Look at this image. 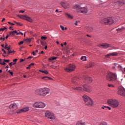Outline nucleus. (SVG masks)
Segmentation results:
<instances>
[{
	"label": "nucleus",
	"mask_w": 125,
	"mask_h": 125,
	"mask_svg": "<svg viewBox=\"0 0 125 125\" xmlns=\"http://www.w3.org/2000/svg\"><path fill=\"white\" fill-rule=\"evenodd\" d=\"M74 9H77V12L79 13H83V14H86L87 12H88V8L86 7H82V6L76 4L73 6Z\"/></svg>",
	"instance_id": "obj_1"
},
{
	"label": "nucleus",
	"mask_w": 125,
	"mask_h": 125,
	"mask_svg": "<svg viewBox=\"0 0 125 125\" xmlns=\"http://www.w3.org/2000/svg\"><path fill=\"white\" fill-rule=\"evenodd\" d=\"M107 103L112 108H118L120 106V102L115 99H110L107 100Z\"/></svg>",
	"instance_id": "obj_2"
},
{
	"label": "nucleus",
	"mask_w": 125,
	"mask_h": 125,
	"mask_svg": "<svg viewBox=\"0 0 125 125\" xmlns=\"http://www.w3.org/2000/svg\"><path fill=\"white\" fill-rule=\"evenodd\" d=\"M125 4V0H121L118 1L117 2H111L109 4L110 8H118V6H123V5Z\"/></svg>",
	"instance_id": "obj_3"
},
{
	"label": "nucleus",
	"mask_w": 125,
	"mask_h": 125,
	"mask_svg": "<svg viewBox=\"0 0 125 125\" xmlns=\"http://www.w3.org/2000/svg\"><path fill=\"white\" fill-rule=\"evenodd\" d=\"M106 78L107 81H108V82H115V81H117V80H118L117 75L111 72H108Z\"/></svg>",
	"instance_id": "obj_4"
},
{
	"label": "nucleus",
	"mask_w": 125,
	"mask_h": 125,
	"mask_svg": "<svg viewBox=\"0 0 125 125\" xmlns=\"http://www.w3.org/2000/svg\"><path fill=\"white\" fill-rule=\"evenodd\" d=\"M83 98L84 101V103L85 105H87L88 106H93L94 104V102L90 97H88L86 95H84L83 96Z\"/></svg>",
	"instance_id": "obj_5"
},
{
	"label": "nucleus",
	"mask_w": 125,
	"mask_h": 125,
	"mask_svg": "<svg viewBox=\"0 0 125 125\" xmlns=\"http://www.w3.org/2000/svg\"><path fill=\"white\" fill-rule=\"evenodd\" d=\"M100 23L104 24V25H111V24L114 23V20H113V19L111 17L105 18L102 19L100 21Z\"/></svg>",
	"instance_id": "obj_6"
},
{
	"label": "nucleus",
	"mask_w": 125,
	"mask_h": 125,
	"mask_svg": "<svg viewBox=\"0 0 125 125\" xmlns=\"http://www.w3.org/2000/svg\"><path fill=\"white\" fill-rule=\"evenodd\" d=\"M45 106H46V104L42 102H37L33 104L34 108H38L39 109H43V108H45Z\"/></svg>",
	"instance_id": "obj_7"
},
{
	"label": "nucleus",
	"mask_w": 125,
	"mask_h": 125,
	"mask_svg": "<svg viewBox=\"0 0 125 125\" xmlns=\"http://www.w3.org/2000/svg\"><path fill=\"white\" fill-rule=\"evenodd\" d=\"M77 68L76 65L74 64H69L68 66V67L65 68L64 70L65 72H67L68 73H71V72H74L75 69Z\"/></svg>",
	"instance_id": "obj_8"
},
{
	"label": "nucleus",
	"mask_w": 125,
	"mask_h": 125,
	"mask_svg": "<svg viewBox=\"0 0 125 125\" xmlns=\"http://www.w3.org/2000/svg\"><path fill=\"white\" fill-rule=\"evenodd\" d=\"M45 117H46V118H48V119H50V120H54V119H55L54 114L52 112L49 111H46L45 113Z\"/></svg>",
	"instance_id": "obj_9"
},
{
	"label": "nucleus",
	"mask_w": 125,
	"mask_h": 125,
	"mask_svg": "<svg viewBox=\"0 0 125 125\" xmlns=\"http://www.w3.org/2000/svg\"><path fill=\"white\" fill-rule=\"evenodd\" d=\"M83 90L88 92V93H91L92 92V88L87 84H84L83 85Z\"/></svg>",
	"instance_id": "obj_10"
},
{
	"label": "nucleus",
	"mask_w": 125,
	"mask_h": 125,
	"mask_svg": "<svg viewBox=\"0 0 125 125\" xmlns=\"http://www.w3.org/2000/svg\"><path fill=\"white\" fill-rule=\"evenodd\" d=\"M79 82H80V77L75 76L71 78V83L75 85H79Z\"/></svg>",
	"instance_id": "obj_11"
},
{
	"label": "nucleus",
	"mask_w": 125,
	"mask_h": 125,
	"mask_svg": "<svg viewBox=\"0 0 125 125\" xmlns=\"http://www.w3.org/2000/svg\"><path fill=\"white\" fill-rule=\"evenodd\" d=\"M18 16L21 19H23L24 20H27L28 22H30V23H32L33 22V19L28 16L18 15Z\"/></svg>",
	"instance_id": "obj_12"
},
{
	"label": "nucleus",
	"mask_w": 125,
	"mask_h": 125,
	"mask_svg": "<svg viewBox=\"0 0 125 125\" xmlns=\"http://www.w3.org/2000/svg\"><path fill=\"white\" fill-rule=\"evenodd\" d=\"M50 93V89L48 88H42V96H46L47 94Z\"/></svg>",
	"instance_id": "obj_13"
},
{
	"label": "nucleus",
	"mask_w": 125,
	"mask_h": 125,
	"mask_svg": "<svg viewBox=\"0 0 125 125\" xmlns=\"http://www.w3.org/2000/svg\"><path fill=\"white\" fill-rule=\"evenodd\" d=\"M118 94L121 96H125V89L123 87L118 88Z\"/></svg>",
	"instance_id": "obj_14"
},
{
	"label": "nucleus",
	"mask_w": 125,
	"mask_h": 125,
	"mask_svg": "<svg viewBox=\"0 0 125 125\" xmlns=\"http://www.w3.org/2000/svg\"><path fill=\"white\" fill-rule=\"evenodd\" d=\"M60 4L62 7H63V8H64V9H67V8H69V7H70V5L69 4V3L65 1H61L60 2Z\"/></svg>",
	"instance_id": "obj_15"
},
{
	"label": "nucleus",
	"mask_w": 125,
	"mask_h": 125,
	"mask_svg": "<svg viewBox=\"0 0 125 125\" xmlns=\"http://www.w3.org/2000/svg\"><path fill=\"white\" fill-rule=\"evenodd\" d=\"M98 46L100 47V48H108V47L110 46V45L107 43H103L99 44Z\"/></svg>",
	"instance_id": "obj_16"
},
{
	"label": "nucleus",
	"mask_w": 125,
	"mask_h": 125,
	"mask_svg": "<svg viewBox=\"0 0 125 125\" xmlns=\"http://www.w3.org/2000/svg\"><path fill=\"white\" fill-rule=\"evenodd\" d=\"M42 88H41L39 89H37L35 90V93L37 95H40V96H42Z\"/></svg>",
	"instance_id": "obj_17"
},
{
	"label": "nucleus",
	"mask_w": 125,
	"mask_h": 125,
	"mask_svg": "<svg viewBox=\"0 0 125 125\" xmlns=\"http://www.w3.org/2000/svg\"><path fill=\"white\" fill-rule=\"evenodd\" d=\"M9 109L11 110H16L18 108L16 104H12L9 106Z\"/></svg>",
	"instance_id": "obj_18"
},
{
	"label": "nucleus",
	"mask_w": 125,
	"mask_h": 125,
	"mask_svg": "<svg viewBox=\"0 0 125 125\" xmlns=\"http://www.w3.org/2000/svg\"><path fill=\"white\" fill-rule=\"evenodd\" d=\"M118 54V52H113L108 54L105 56V57H106V58H110V56H117Z\"/></svg>",
	"instance_id": "obj_19"
},
{
	"label": "nucleus",
	"mask_w": 125,
	"mask_h": 125,
	"mask_svg": "<svg viewBox=\"0 0 125 125\" xmlns=\"http://www.w3.org/2000/svg\"><path fill=\"white\" fill-rule=\"evenodd\" d=\"M76 125H86V122L84 120H80L76 123Z\"/></svg>",
	"instance_id": "obj_20"
},
{
	"label": "nucleus",
	"mask_w": 125,
	"mask_h": 125,
	"mask_svg": "<svg viewBox=\"0 0 125 125\" xmlns=\"http://www.w3.org/2000/svg\"><path fill=\"white\" fill-rule=\"evenodd\" d=\"M65 16L68 19H73L74 18V16L69 13H65Z\"/></svg>",
	"instance_id": "obj_21"
},
{
	"label": "nucleus",
	"mask_w": 125,
	"mask_h": 125,
	"mask_svg": "<svg viewBox=\"0 0 125 125\" xmlns=\"http://www.w3.org/2000/svg\"><path fill=\"white\" fill-rule=\"evenodd\" d=\"M95 66V63L93 62H89V65H87L86 68H92Z\"/></svg>",
	"instance_id": "obj_22"
},
{
	"label": "nucleus",
	"mask_w": 125,
	"mask_h": 125,
	"mask_svg": "<svg viewBox=\"0 0 125 125\" xmlns=\"http://www.w3.org/2000/svg\"><path fill=\"white\" fill-rule=\"evenodd\" d=\"M72 89L74 90H78L79 91H82V90H83V88L81 86H77L75 88L72 87Z\"/></svg>",
	"instance_id": "obj_23"
},
{
	"label": "nucleus",
	"mask_w": 125,
	"mask_h": 125,
	"mask_svg": "<svg viewBox=\"0 0 125 125\" xmlns=\"http://www.w3.org/2000/svg\"><path fill=\"white\" fill-rule=\"evenodd\" d=\"M85 30H86L88 32H91L93 31V28L90 26H86L85 27Z\"/></svg>",
	"instance_id": "obj_24"
},
{
	"label": "nucleus",
	"mask_w": 125,
	"mask_h": 125,
	"mask_svg": "<svg viewBox=\"0 0 125 125\" xmlns=\"http://www.w3.org/2000/svg\"><path fill=\"white\" fill-rule=\"evenodd\" d=\"M85 80H89V83H92V81H93L92 78H91L89 76H85Z\"/></svg>",
	"instance_id": "obj_25"
},
{
	"label": "nucleus",
	"mask_w": 125,
	"mask_h": 125,
	"mask_svg": "<svg viewBox=\"0 0 125 125\" xmlns=\"http://www.w3.org/2000/svg\"><path fill=\"white\" fill-rule=\"evenodd\" d=\"M57 59V57H51L48 59L49 61H52L53 60H56Z\"/></svg>",
	"instance_id": "obj_26"
},
{
	"label": "nucleus",
	"mask_w": 125,
	"mask_h": 125,
	"mask_svg": "<svg viewBox=\"0 0 125 125\" xmlns=\"http://www.w3.org/2000/svg\"><path fill=\"white\" fill-rule=\"evenodd\" d=\"M22 112H28V111H29V107H24V108H22Z\"/></svg>",
	"instance_id": "obj_27"
},
{
	"label": "nucleus",
	"mask_w": 125,
	"mask_h": 125,
	"mask_svg": "<svg viewBox=\"0 0 125 125\" xmlns=\"http://www.w3.org/2000/svg\"><path fill=\"white\" fill-rule=\"evenodd\" d=\"M40 42H41L42 45L43 46H45V45H46V42H43L42 41H40Z\"/></svg>",
	"instance_id": "obj_28"
},
{
	"label": "nucleus",
	"mask_w": 125,
	"mask_h": 125,
	"mask_svg": "<svg viewBox=\"0 0 125 125\" xmlns=\"http://www.w3.org/2000/svg\"><path fill=\"white\" fill-rule=\"evenodd\" d=\"M81 60H83V61H86V56H82L81 58Z\"/></svg>",
	"instance_id": "obj_29"
},
{
	"label": "nucleus",
	"mask_w": 125,
	"mask_h": 125,
	"mask_svg": "<svg viewBox=\"0 0 125 125\" xmlns=\"http://www.w3.org/2000/svg\"><path fill=\"white\" fill-rule=\"evenodd\" d=\"M42 80H45L46 81H47V80H48V79L50 80V78L45 76V77H42Z\"/></svg>",
	"instance_id": "obj_30"
},
{
	"label": "nucleus",
	"mask_w": 125,
	"mask_h": 125,
	"mask_svg": "<svg viewBox=\"0 0 125 125\" xmlns=\"http://www.w3.org/2000/svg\"><path fill=\"white\" fill-rule=\"evenodd\" d=\"M0 64L1 65H5L6 64L4 61H2V60L0 59Z\"/></svg>",
	"instance_id": "obj_31"
},
{
	"label": "nucleus",
	"mask_w": 125,
	"mask_h": 125,
	"mask_svg": "<svg viewBox=\"0 0 125 125\" xmlns=\"http://www.w3.org/2000/svg\"><path fill=\"white\" fill-rule=\"evenodd\" d=\"M35 65L34 63H30L28 67H26V69H30V68H31V67H32V66H34Z\"/></svg>",
	"instance_id": "obj_32"
},
{
	"label": "nucleus",
	"mask_w": 125,
	"mask_h": 125,
	"mask_svg": "<svg viewBox=\"0 0 125 125\" xmlns=\"http://www.w3.org/2000/svg\"><path fill=\"white\" fill-rule=\"evenodd\" d=\"M40 71L41 72V73L45 74V75H48V72L47 71L40 70Z\"/></svg>",
	"instance_id": "obj_33"
},
{
	"label": "nucleus",
	"mask_w": 125,
	"mask_h": 125,
	"mask_svg": "<svg viewBox=\"0 0 125 125\" xmlns=\"http://www.w3.org/2000/svg\"><path fill=\"white\" fill-rule=\"evenodd\" d=\"M125 28L124 27H122L121 28H118L116 29L117 32H122Z\"/></svg>",
	"instance_id": "obj_34"
},
{
	"label": "nucleus",
	"mask_w": 125,
	"mask_h": 125,
	"mask_svg": "<svg viewBox=\"0 0 125 125\" xmlns=\"http://www.w3.org/2000/svg\"><path fill=\"white\" fill-rule=\"evenodd\" d=\"M10 53H15V51H11V50H9L8 53H7V54L8 55H9V54H10Z\"/></svg>",
	"instance_id": "obj_35"
},
{
	"label": "nucleus",
	"mask_w": 125,
	"mask_h": 125,
	"mask_svg": "<svg viewBox=\"0 0 125 125\" xmlns=\"http://www.w3.org/2000/svg\"><path fill=\"white\" fill-rule=\"evenodd\" d=\"M17 114H20L21 113H23V110L22 109H20L19 110H17Z\"/></svg>",
	"instance_id": "obj_36"
},
{
	"label": "nucleus",
	"mask_w": 125,
	"mask_h": 125,
	"mask_svg": "<svg viewBox=\"0 0 125 125\" xmlns=\"http://www.w3.org/2000/svg\"><path fill=\"white\" fill-rule=\"evenodd\" d=\"M60 28L62 29V31H65V28L64 27V26L63 25H61Z\"/></svg>",
	"instance_id": "obj_37"
},
{
	"label": "nucleus",
	"mask_w": 125,
	"mask_h": 125,
	"mask_svg": "<svg viewBox=\"0 0 125 125\" xmlns=\"http://www.w3.org/2000/svg\"><path fill=\"white\" fill-rule=\"evenodd\" d=\"M9 35L10 36H15V34L14 33V31L11 32L9 33Z\"/></svg>",
	"instance_id": "obj_38"
},
{
	"label": "nucleus",
	"mask_w": 125,
	"mask_h": 125,
	"mask_svg": "<svg viewBox=\"0 0 125 125\" xmlns=\"http://www.w3.org/2000/svg\"><path fill=\"white\" fill-rule=\"evenodd\" d=\"M100 125H107V123H106V122H102L100 124Z\"/></svg>",
	"instance_id": "obj_39"
},
{
	"label": "nucleus",
	"mask_w": 125,
	"mask_h": 125,
	"mask_svg": "<svg viewBox=\"0 0 125 125\" xmlns=\"http://www.w3.org/2000/svg\"><path fill=\"white\" fill-rule=\"evenodd\" d=\"M118 69L121 71V70H122V69H123V68L122 67V66L118 65Z\"/></svg>",
	"instance_id": "obj_40"
},
{
	"label": "nucleus",
	"mask_w": 125,
	"mask_h": 125,
	"mask_svg": "<svg viewBox=\"0 0 125 125\" xmlns=\"http://www.w3.org/2000/svg\"><path fill=\"white\" fill-rule=\"evenodd\" d=\"M46 39H47V37H46L42 36L41 37V40H44V41H45V40H46Z\"/></svg>",
	"instance_id": "obj_41"
},
{
	"label": "nucleus",
	"mask_w": 125,
	"mask_h": 125,
	"mask_svg": "<svg viewBox=\"0 0 125 125\" xmlns=\"http://www.w3.org/2000/svg\"><path fill=\"white\" fill-rule=\"evenodd\" d=\"M108 87H114V85H113L112 84H108Z\"/></svg>",
	"instance_id": "obj_42"
},
{
	"label": "nucleus",
	"mask_w": 125,
	"mask_h": 125,
	"mask_svg": "<svg viewBox=\"0 0 125 125\" xmlns=\"http://www.w3.org/2000/svg\"><path fill=\"white\" fill-rule=\"evenodd\" d=\"M16 24H17V25H18V26H23V24H21V23H20V22H16Z\"/></svg>",
	"instance_id": "obj_43"
},
{
	"label": "nucleus",
	"mask_w": 125,
	"mask_h": 125,
	"mask_svg": "<svg viewBox=\"0 0 125 125\" xmlns=\"http://www.w3.org/2000/svg\"><path fill=\"white\" fill-rule=\"evenodd\" d=\"M79 22H80V21H75V22L74 23L75 26H78V23H79Z\"/></svg>",
	"instance_id": "obj_44"
},
{
	"label": "nucleus",
	"mask_w": 125,
	"mask_h": 125,
	"mask_svg": "<svg viewBox=\"0 0 125 125\" xmlns=\"http://www.w3.org/2000/svg\"><path fill=\"white\" fill-rule=\"evenodd\" d=\"M21 35V36H23V35L24 34H23V33L21 32H18V33H17V35Z\"/></svg>",
	"instance_id": "obj_45"
},
{
	"label": "nucleus",
	"mask_w": 125,
	"mask_h": 125,
	"mask_svg": "<svg viewBox=\"0 0 125 125\" xmlns=\"http://www.w3.org/2000/svg\"><path fill=\"white\" fill-rule=\"evenodd\" d=\"M113 65L115 66H113L112 68L113 69H116V66H117L118 64H117V63H114L113 64Z\"/></svg>",
	"instance_id": "obj_46"
},
{
	"label": "nucleus",
	"mask_w": 125,
	"mask_h": 125,
	"mask_svg": "<svg viewBox=\"0 0 125 125\" xmlns=\"http://www.w3.org/2000/svg\"><path fill=\"white\" fill-rule=\"evenodd\" d=\"M25 41H26V42H31V40L30 39H26Z\"/></svg>",
	"instance_id": "obj_47"
},
{
	"label": "nucleus",
	"mask_w": 125,
	"mask_h": 125,
	"mask_svg": "<svg viewBox=\"0 0 125 125\" xmlns=\"http://www.w3.org/2000/svg\"><path fill=\"white\" fill-rule=\"evenodd\" d=\"M9 61H10V60L4 59V62H6L7 63H9Z\"/></svg>",
	"instance_id": "obj_48"
},
{
	"label": "nucleus",
	"mask_w": 125,
	"mask_h": 125,
	"mask_svg": "<svg viewBox=\"0 0 125 125\" xmlns=\"http://www.w3.org/2000/svg\"><path fill=\"white\" fill-rule=\"evenodd\" d=\"M2 40H3V41H4L5 40V38H4V36H3V38L1 37L0 38V41H2Z\"/></svg>",
	"instance_id": "obj_49"
},
{
	"label": "nucleus",
	"mask_w": 125,
	"mask_h": 125,
	"mask_svg": "<svg viewBox=\"0 0 125 125\" xmlns=\"http://www.w3.org/2000/svg\"><path fill=\"white\" fill-rule=\"evenodd\" d=\"M5 49H7V51H8L10 50V47H7L5 48Z\"/></svg>",
	"instance_id": "obj_50"
},
{
	"label": "nucleus",
	"mask_w": 125,
	"mask_h": 125,
	"mask_svg": "<svg viewBox=\"0 0 125 125\" xmlns=\"http://www.w3.org/2000/svg\"><path fill=\"white\" fill-rule=\"evenodd\" d=\"M84 83H89V79L85 80Z\"/></svg>",
	"instance_id": "obj_51"
},
{
	"label": "nucleus",
	"mask_w": 125,
	"mask_h": 125,
	"mask_svg": "<svg viewBox=\"0 0 125 125\" xmlns=\"http://www.w3.org/2000/svg\"><path fill=\"white\" fill-rule=\"evenodd\" d=\"M23 43H24V41H21V42H20L19 44V45H20L21 44H23Z\"/></svg>",
	"instance_id": "obj_52"
},
{
	"label": "nucleus",
	"mask_w": 125,
	"mask_h": 125,
	"mask_svg": "<svg viewBox=\"0 0 125 125\" xmlns=\"http://www.w3.org/2000/svg\"><path fill=\"white\" fill-rule=\"evenodd\" d=\"M8 24H9L10 25H12V26H14V23H12L9 21L8 22Z\"/></svg>",
	"instance_id": "obj_53"
},
{
	"label": "nucleus",
	"mask_w": 125,
	"mask_h": 125,
	"mask_svg": "<svg viewBox=\"0 0 125 125\" xmlns=\"http://www.w3.org/2000/svg\"><path fill=\"white\" fill-rule=\"evenodd\" d=\"M1 31H3L4 30H7V28L6 27H4L3 28H0Z\"/></svg>",
	"instance_id": "obj_54"
},
{
	"label": "nucleus",
	"mask_w": 125,
	"mask_h": 125,
	"mask_svg": "<svg viewBox=\"0 0 125 125\" xmlns=\"http://www.w3.org/2000/svg\"><path fill=\"white\" fill-rule=\"evenodd\" d=\"M25 12V11L21 10L19 11V13H24Z\"/></svg>",
	"instance_id": "obj_55"
},
{
	"label": "nucleus",
	"mask_w": 125,
	"mask_h": 125,
	"mask_svg": "<svg viewBox=\"0 0 125 125\" xmlns=\"http://www.w3.org/2000/svg\"><path fill=\"white\" fill-rule=\"evenodd\" d=\"M7 46H8V44H7V43H5V45L4 48H6V47H7Z\"/></svg>",
	"instance_id": "obj_56"
},
{
	"label": "nucleus",
	"mask_w": 125,
	"mask_h": 125,
	"mask_svg": "<svg viewBox=\"0 0 125 125\" xmlns=\"http://www.w3.org/2000/svg\"><path fill=\"white\" fill-rule=\"evenodd\" d=\"M13 32L15 33V34H16L17 35V34H18V32H17V31H16V30L14 31Z\"/></svg>",
	"instance_id": "obj_57"
},
{
	"label": "nucleus",
	"mask_w": 125,
	"mask_h": 125,
	"mask_svg": "<svg viewBox=\"0 0 125 125\" xmlns=\"http://www.w3.org/2000/svg\"><path fill=\"white\" fill-rule=\"evenodd\" d=\"M106 108H107L108 110H111V107L109 106H106Z\"/></svg>",
	"instance_id": "obj_58"
},
{
	"label": "nucleus",
	"mask_w": 125,
	"mask_h": 125,
	"mask_svg": "<svg viewBox=\"0 0 125 125\" xmlns=\"http://www.w3.org/2000/svg\"><path fill=\"white\" fill-rule=\"evenodd\" d=\"M10 75H11V76H13V72L11 71V72H10Z\"/></svg>",
	"instance_id": "obj_59"
},
{
	"label": "nucleus",
	"mask_w": 125,
	"mask_h": 125,
	"mask_svg": "<svg viewBox=\"0 0 125 125\" xmlns=\"http://www.w3.org/2000/svg\"><path fill=\"white\" fill-rule=\"evenodd\" d=\"M101 108H102V109H105V108H106V106H102Z\"/></svg>",
	"instance_id": "obj_60"
},
{
	"label": "nucleus",
	"mask_w": 125,
	"mask_h": 125,
	"mask_svg": "<svg viewBox=\"0 0 125 125\" xmlns=\"http://www.w3.org/2000/svg\"><path fill=\"white\" fill-rule=\"evenodd\" d=\"M17 60H18L17 59H14L13 60V62H16V61H17Z\"/></svg>",
	"instance_id": "obj_61"
},
{
	"label": "nucleus",
	"mask_w": 125,
	"mask_h": 125,
	"mask_svg": "<svg viewBox=\"0 0 125 125\" xmlns=\"http://www.w3.org/2000/svg\"><path fill=\"white\" fill-rule=\"evenodd\" d=\"M4 21H5V18H3V19L1 21V22H3Z\"/></svg>",
	"instance_id": "obj_62"
},
{
	"label": "nucleus",
	"mask_w": 125,
	"mask_h": 125,
	"mask_svg": "<svg viewBox=\"0 0 125 125\" xmlns=\"http://www.w3.org/2000/svg\"><path fill=\"white\" fill-rule=\"evenodd\" d=\"M20 62H24V59H21Z\"/></svg>",
	"instance_id": "obj_63"
},
{
	"label": "nucleus",
	"mask_w": 125,
	"mask_h": 125,
	"mask_svg": "<svg viewBox=\"0 0 125 125\" xmlns=\"http://www.w3.org/2000/svg\"><path fill=\"white\" fill-rule=\"evenodd\" d=\"M45 50H46V49H47V45H45Z\"/></svg>",
	"instance_id": "obj_64"
}]
</instances>
